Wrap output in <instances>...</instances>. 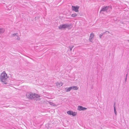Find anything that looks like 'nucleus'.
I'll list each match as a JSON object with an SVG mask.
<instances>
[{"instance_id":"423d86ee","label":"nucleus","mask_w":129,"mask_h":129,"mask_svg":"<svg viewBox=\"0 0 129 129\" xmlns=\"http://www.w3.org/2000/svg\"><path fill=\"white\" fill-rule=\"evenodd\" d=\"M56 84L57 87H60L62 85L63 83L61 82H57Z\"/></svg>"},{"instance_id":"f8f14e48","label":"nucleus","mask_w":129,"mask_h":129,"mask_svg":"<svg viewBox=\"0 0 129 129\" xmlns=\"http://www.w3.org/2000/svg\"><path fill=\"white\" fill-rule=\"evenodd\" d=\"M77 14H76V13H74V14H73L72 15V17H75L76 16H77Z\"/></svg>"},{"instance_id":"a211bd4d","label":"nucleus","mask_w":129,"mask_h":129,"mask_svg":"<svg viewBox=\"0 0 129 129\" xmlns=\"http://www.w3.org/2000/svg\"><path fill=\"white\" fill-rule=\"evenodd\" d=\"M17 34V33H16V34H15L14 35H16Z\"/></svg>"},{"instance_id":"9b49d317","label":"nucleus","mask_w":129,"mask_h":129,"mask_svg":"<svg viewBox=\"0 0 129 129\" xmlns=\"http://www.w3.org/2000/svg\"><path fill=\"white\" fill-rule=\"evenodd\" d=\"M40 95H39L38 94H35V98H36V99H38L39 98H40Z\"/></svg>"},{"instance_id":"4468645a","label":"nucleus","mask_w":129,"mask_h":129,"mask_svg":"<svg viewBox=\"0 0 129 129\" xmlns=\"http://www.w3.org/2000/svg\"><path fill=\"white\" fill-rule=\"evenodd\" d=\"M114 111L115 114H116V111L115 109V104H114Z\"/></svg>"},{"instance_id":"2eb2a0df","label":"nucleus","mask_w":129,"mask_h":129,"mask_svg":"<svg viewBox=\"0 0 129 129\" xmlns=\"http://www.w3.org/2000/svg\"><path fill=\"white\" fill-rule=\"evenodd\" d=\"M3 32V31L2 29L0 28V33H1Z\"/></svg>"},{"instance_id":"dca6fc26","label":"nucleus","mask_w":129,"mask_h":129,"mask_svg":"<svg viewBox=\"0 0 129 129\" xmlns=\"http://www.w3.org/2000/svg\"><path fill=\"white\" fill-rule=\"evenodd\" d=\"M51 103V105H52L54 106H56V105L55 104H53L52 103Z\"/></svg>"},{"instance_id":"9d476101","label":"nucleus","mask_w":129,"mask_h":129,"mask_svg":"<svg viewBox=\"0 0 129 129\" xmlns=\"http://www.w3.org/2000/svg\"><path fill=\"white\" fill-rule=\"evenodd\" d=\"M72 88H73V89L74 90H77L78 89V87L75 86H73Z\"/></svg>"},{"instance_id":"ddd939ff","label":"nucleus","mask_w":129,"mask_h":129,"mask_svg":"<svg viewBox=\"0 0 129 129\" xmlns=\"http://www.w3.org/2000/svg\"><path fill=\"white\" fill-rule=\"evenodd\" d=\"M66 91L67 92L71 90L70 89V87H69V88H66Z\"/></svg>"},{"instance_id":"0eeeda50","label":"nucleus","mask_w":129,"mask_h":129,"mask_svg":"<svg viewBox=\"0 0 129 129\" xmlns=\"http://www.w3.org/2000/svg\"><path fill=\"white\" fill-rule=\"evenodd\" d=\"M86 109V108L83 107L81 106H79L78 107V109L79 110H85Z\"/></svg>"},{"instance_id":"39448f33","label":"nucleus","mask_w":129,"mask_h":129,"mask_svg":"<svg viewBox=\"0 0 129 129\" xmlns=\"http://www.w3.org/2000/svg\"><path fill=\"white\" fill-rule=\"evenodd\" d=\"M67 113L70 115H72L73 116H75L77 114V113L75 112H73L71 111H69L67 112Z\"/></svg>"},{"instance_id":"f03ea898","label":"nucleus","mask_w":129,"mask_h":129,"mask_svg":"<svg viewBox=\"0 0 129 129\" xmlns=\"http://www.w3.org/2000/svg\"><path fill=\"white\" fill-rule=\"evenodd\" d=\"M35 94L32 93H27L26 96L27 98L31 99H33L34 98H35Z\"/></svg>"},{"instance_id":"6e6552de","label":"nucleus","mask_w":129,"mask_h":129,"mask_svg":"<svg viewBox=\"0 0 129 129\" xmlns=\"http://www.w3.org/2000/svg\"><path fill=\"white\" fill-rule=\"evenodd\" d=\"M94 36V34L92 33H91L90 34V36L89 40L90 41H91L92 39L93 38Z\"/></svg>"},{"instance_id":"20e7f679","label":"nucleus","mask_w":129,"mask_h":129,"mask_svg":"<svg viewBox=\"0 0 129 129\" xmlns=\"http://www.w3.org/2000/svg\"><path fill=\"white\" fill-rule=\"evenodd\" d=\"M72 10L76 12H79V6H72Z\"/></svg>"},{"instance_id":"f3484780","label":"nucleus","mask_w":129,"mask_h":129,"mask_svg":"<svg viewBox=\"0 0 129 129\" xmlns=\"http://www.w3.org/2000/svg\"><path fill=\"white\" fill-rule=\"evenodd\" d=\"M70 88V89H73V88H72V87H69Z\"/></svg>"},{"instance_id":"f257e3e1","label":"nucleus","mask_w":129,"mask_h":129,"mask_svg":"<svg viewBox=\"0 0 129 129\" xmlns=\"http://www.w3.org/2000/svg\"><path fill=\"white\" fill-rule=\"evenodd\" d=\"M8 77L7 76V74L5 71L3 72L1 74L0 76V79L1 82L4 84H6L7 82L6 81V79L8 78Z\"/></svg>"},{"instance_id":"1a4fd4ad","label":"nucleus","mask_w":129,"mask_h":129,"mask_svg":"<svg viewBox=\"0 0 129 129\" xmlns=\"http://www.w3.org/2000/svg\"><path fill=\"white\" fill-rule=\"evenodd\" d=\"M108 7H105L103 8L101 10V11H107L108 9Z\"/></svg>"},{"instance_id":"7ed1b4c3","label":"nucleus","mask_w":129,"mask_h":129,"mask_svg":"<svg viewBox=\"0 0 129 129\" xmlns=\"http://www.w3.org/2000/svg\"><path fill=\"white\" fill-rule=\"evenodd\" d=\"M69 26V25L65 24L60 25L59 27V29H62L67 28Z\"/></svg>"}]
</instances>
